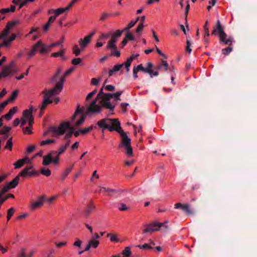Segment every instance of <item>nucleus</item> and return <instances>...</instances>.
Here are the masks:
<instances>
[{
	"instance_id": "f704fd0d",
	"label": "nucleus",
	"mask_w": 257,
	"mask_h": 257,
	"mask_svg": "<svg viewBox=\"0 0 257 257\" xmlns=\"http://www.w3.org/2000/svg\"><path fill=\"white\" fill-rule=\"evenodd\" d=\"M66 50L64 49H62L60 51L58 52H55L51 54V56L54 57H61L65 53Z\"/></svg>"
},
{
	"instance_id": "603ef678",
	"label": "nucleus",
	"mask_w": 257,
	"mask_h": 257,
	"mask_svg": "<svg viewBox=\"0 0 257 257\" xmlns=\"http://www.w3.org/2000/svg\"><path fill=\"white\" fill-rule=\"evenodd\" d=\"M138 247L141 248V249H153V247H152L150 245L145 243L142 245H138L137 246Z\"/></svg>"
},
{
	"instance_id": "bb28decb",
	"label": "nucleus",
	"mask_w": 257,
	"mask_h": 257,
	"mask_svg": "<svg viewBox=\"0 0 257 257\" xmlns=\"http://www.w3.org/2000/svg\"><path fill=\"white\" fill-rule=\"evenodd\" d=\"M91 248H96L100 243L99 240H95L92 238L90 239L88 243Z\"/></svg>"
},
{
	"instance_id": "39448f33",
	"label": "nucleus",
	"mask_w": 257,
	"mask_h": 257,
	"mask_svg": "<svg viewBox=\"0 0 257 257\" xmlns=\"http://www.w3.org/2000/svg\"><path fill=\"white\" fill-rule=\"evenodd\" d=\"M122 91H118L114 93H108L105 95L104 100L107 101L105 103V108L108 109L110 111H113L115 108V105L112 104L110 102V99L113 97H115V100H120V96L122 94Z\"/></svg>"
},
{
	"instance_id": "0eeeda50",
	"label": "nucleus",
	"mask_w": 257,
	"mask_h": 257,
	"mask_svg": "<svg viewBox=\"0 0 257 257\" xmlns=\"http://www.w3.org/2000/svg\"><path fill=\"white\" fill-rule=\"evenodd\" d=\"M20 22L18 20H14L9 22L5 28L3 30L2 32H0V39H5L7 38V36L10 34L11 30L13 28L19 24Z\"/></svg>"
},
{
	"instance_id": "c85d7f7f",
	"label": "nucleus",
	"mask_w": 257,
	"mask_h": 257,
	"mask_svg": "<svg viewBox=\"0 0 257 257\" xmlns=\"http://www.w3.org/2000/svg\"><path fill=\"white\" fill-rule=\"evenodd\" d=\"M73 165L66 169V170H65V171L64 172L61 176V179L62 180H64L65 179V178L67 176V175L71 172L73 169Z\"/></svg>"
},
{
	"instance_id": "f03ea898",
	"label": "nucleus",
	"mask_w": 257,
	"mask_h": 257,
	"mask_svg": "<svg viewBox=\"0 0 257 257\" xmlns=\"http://www.w3.org/2000/svg\"><path fill=\"white\" fill-rule=\"evenodd\" d=\"M103 86L100 89L96 98L92 101L86 108L83 106L80 108V106L78 105L77 109L72 117V121L76 118V115L79 113L84 112L85 115L97 114L101 112L103 108H105V103L107 101L103 99L108 93L103 92Z\"/></svg>"
},
{
	"instance_id": "b1692460",
	"label": "nucleus",
	"mask_w": 257,
	"mask_h": 257,
	"mask_svg": "<svg viewBox=\"0 0 257 257\" xmlns=\"http://www.w3.org/2000/svg\"><path fill=\"white\" fill-rule=\"evenodd\" d=\"M138 69L139 70V71H142L143 72L145 73H149L150 77L152 78V70H149L148 69H147V68H145L143 67V65L142 64H139L137 66Z\"/></svg>"
},
{
	"instance_id": "4c0bfd02",
	"label": "nucleus",
	"mask_w": 257,
	"mask_h": 257,
	"mask_svg": "<svg viewBox=\"0 0 257 257\" xmlns=\"http://www.w3.org/2000/svg\"><path fill=\"white\" fill-rule=\"evenodd\" d=\"M65 147H64L63 146H62L58 152H53V153L54 154V155H56V157H58L60 159V155L62 154L65 150H66Z\"/></svg>"
},
{
	"instance_id": "5701e85b",
	"label": "nucleus",
	"mask_w": 257,
	"mask_h": 257,
	"mask_svg": "<svg viewBox=\"0 0 257 257\" xmlns=\"http://www.w3.org/2000/svg\"><path fill=\"white\" fill-rule=\"evenodd\" d=\"M19 176H17L12 181L8 183L11 189L15 188L19 184Z\"/></svg>"
},
{
	"instance_id": "6ab92c4d",
	"label": "nucleus",
	"mask_w": 257,
	"mask_h": 257,
	"mask_svg": "<svg viewBox=\"0 0 257 257\" xmlns=\"http://www.w3.org/2000/svg\"><path fill=\"white\" fill-rule=\"evenodd\" d=\"M123 66V64H116L113 66L112 69H110L109 70L108 74L109 77H110L113 75L114 72L118 71Z\"/></svg>"
},
{
	"instance_id": "9d476101",
	"label": "nucleus",
	"mask_w": 257,
	"mask_h": 257,
	"mask_svg": "<svg viewBox=\"0 0 257 257\" xmlns=\"http://www.w3.org/2000/svg\"><path fill=\"white\" fill-rule=\"evenodd\" d=\"M33 111V106H31L29 109H26L24 110L23 112V115L26 118H27L28 121L29 125L32 127V125L34 123V118L32 115V112Z\"/></svg>"
},
{
	"instance_id": "a211bd4d",
	"label": "nucleus",
	"mask_w": 257,
	"mask_h": 257,
	"mask_svg": "<svg viewBox=\"0 0 257 257\" xmlns=\"http://www.w3.org/2000/svg\"><path fill=\"white\" fill-rule=\"evenodd\" d=\"M29 159L27 157H26L23 159H20L16 162L14 164V165L15 166L16 169L20 168L22 167L25 163H27V161H28Z\"/></svg>"
},
{
	"instance_id": "864d4df0",
	"label": "nucleus",
	"mask_w": 257,
	"mask_h": 257,
	"mask_svg": "<svg viewBox=\"0 0 257 257\" xmlns=\"http://www.w3.org/2000/svg\"><path fill=\"white\" fill-rule=\"evenodd\" d=\"M12 147H13L12 138H11L7 141V142L6 143V145L5 146V148L6 149H9L11 150L12 149Z\"/></svg>"
},
{
	"instance_id": "7c9ffc66",
	"label": "nucleus",
	"mask_w": 257,
	"mask_h": 257,
	"mask_svg": "<svg viewBox=\"0 0 257 257\" xmlns=\"http://www.w3.org/2000/svg\"><path fill=\"white\" fill-rule=\"evenodd\" d=\"M190 10V5L189 4V1H187V5L185 8V21H186V27L187 28L189 27V25L187 23V16L189 13V11Z\"/></svg>"
},
{
	"instance_id": "c03bdc74",
	"label": "nucleus",
	"mask_w": 257,
	"mask_h": 257,
	"mask_svg": "<svg viewBox=\"0 0 257 257\" xmlns=\"http://www.w3.org/2000/svg\"><path fill=\"white\" fill-rule=\"evenodd\" d=\"M15 211V209L14 207H12L8 210V215H7L8 221H9L11 219L12 216L13 215Z\"/></svg>"
},
{
	"instance_id": "7ed1b4c3",
	"label": "nucleus",
	"mask_w": 257,
	"mask_h": 257,
	"mask_svg": "<svg viewBox=\"0 0 257 257\" xmlns=\"http://www.w3.org/2000/svg\"><path fill=\"white\" fill-rule=\"evenodd\" d=\"M218 35L219 41L220 43H223L225 45H229V47L226 48L222 49V52L225 55H228L232 51V48L230 47L232 43L233 38L229 37L227 39V35L224 32L223 27L222 26L221 22L219 20L217 21L216 25L213 27L212 32V35Z\"/></svg>"
},
{
	"instance_id": "5fc2aeb1",
	"label": "nucleus",
	"mask_w": 257,
	"mask_h": 257,
	"mask_svg": "<svg viewBox=\"0 0 257 257\" xmlns=\"http://www.w3.org/2000/svg\"><path fill=\"white\" fill-rule=\"evenodd\" d=\"M85 118V115L82 114L80 119L76 122L75 125L77 126L80 125L84 122Z\"/></svg>"
},
{
	"instance_id": "e2e57ef3",
	"label": "nucleus",
	"mask_w": 257,
	"mask_h": 257,
	"mask_svg": "<svg viewBox=\"0 0 257 257\" xmlns=\"http://www.w3.org/2000/svg\"><path fill=\"white\" fill-rule=\"evenodd\" d=\"M82 61V59L80 58H77L73 59L72 60V64L74 65H77L80 64Z\"/></svg>"
},
{
	"instance_id": "c9c22d12",
	"label": "nucleus",
	"mask_w": 257,
	"mask_h": 257,
	"mask_svg": "<svg viewBox=\"0 0 257 257\" xmlns=\"http://www.w3.org/2000/svg\"><path fill=\"white\" fill-rule=\"evenodd\" d=\"M40 172L42 174L47 177L50 176L51 174V171L49 169H45L44 168H42L41 169Z\"/></svg>"
},
{
	"instance_id": "69168bd1",
	"label": "nucleus",
	"mask_w": 257,
	"mask_h": 257,
	"mask_svg": "<svg viewBox=\"0 0 257 257\" xmlns=\"http://www.w3.org/2000/svg\"><path fill=\"white\" fill-rule=\"evenodd\" d=\"M144 27V24H143L142 23H139V25L138 26L136 30V33H139L140 32H142L143 30Z\"/></svg>"
},
{
	"instance_id": "a878e982",
	"label": "nucleus",
	"mask_w": 257,
	"mask_h": 257,
	"mask_svg": "<svg viewBox=\"0 0 257 257\" xmlns=\"http://www.w3.org/2000/svg\"><path fill=\"white\" fill-rule=\"evenodd\" d=\"M69 9H70L69 8V7L68 6L65 8L57 9L54 11L55 13V16H54L56 17V18L58 16L64 13L66 11H68Z\"/></svg>"
},
{
	"instance_id": "58836bf2",
	"label": "nucleus",
	"mask_w": 257,
	"mask_h": 257,
	"mask_svg": "<svg viewBox=\"0 0 257 257\" xmlns=\"http://www.w3.org/2000/svg\"><path fill=\"white\" fill-rule=\"evenodd\" d=\"M72 51L73 53L76 55V56H79L81 53V51L80 49L78 48V46L77 45H75L73 48H72Z\"/></svg>"
},
{
	"instance_id": "0e129e2a",
	"label": "nucleus",
	"mask_w": 257,
	"mask_h": 257,
	"mask_svg": "<svg viewBox=\"0 0 257 257\" xmlns=\"http://www.w3.org/2000/svg\"><path fill=\"white\" fill-rule=\"evenodd\" d=\"M125 38L126 39H127V40H135L134 36L130 32H127L126 33V34H125Z\"/></svg>"
},
{
	"instance_id": "393cba45",
	"label": "nucleus",
	"mask_w": 257,
	"mask_h": 257,
	"mask_svg": "<svg viewBox=\"0 0 257 257\" xmlns=\"http://www.w3.org/2000/svg\"><path fill=\"white\" fill-rule=\"evenodd\" d=\"M67 130H69V132L65 135L64 140H68L69 138H71L73 134H74V132L75 131V128L74 126H71L70 125V127L68 128Z\"/></svg>"
},
{
	"instance_id": "20e7f679",
	"label": "nucleus",
	"mask_w": 257,
	"mask_h": 257,
	"mask_svg": "<svg viewBox=\"0 0 257 257\" xmlns=\"http://www.w3.org/2000/svg\"><path fill=\"white\" fill-rule=\"evenodd\" d=\"M62 90V83H61L60 84H58L57 85H55L54 88L52 89L49 90L45 89L41 92L42 94L44 95V100L40 107L42 113H44V111L46 108L47 106L49 104H51L53 102V100L51 99L50 98L52 96L59 93Z\"/></svg>"
},
{
	"instance_id": "6e6d98bb",
	"label": "nucleus",
	"mask_w": 257,
	"mask_h": 257,
	"mask_svg": "<svg viewBox=\"0 0 257 257\" xmlns=\"http://www.w3.org/2000/svg\"><path fill=\"white\" fill-rule=\"evenodd\" d=\"M109 16H110V14L106 12H103L101 14L99 20L101 21H105Z\"/></svg>"
},
{
	"instance_id": "c756f323",
	"label": "nucleus",
	"mask_w": 257,
	"mask_h": 257,
	"mask_svg": "<svg viewBox=\"0 0 257 257\" xmlns=\"http://www.w3.org/2000/svg\"><path fill=\"white\" fill-rule=\"evenodd\" d=\"M39 44H40V43H37L34 45L33 48H32V49L31 50V51L28 54V56L29 58H31L33 56H34L36 54V53L37 52V51H36V47H37L39 46Z\"/></svg>"
},
{
	"instance_id": "49530a36",
	"label": "nucleus",
	"mask_w": 257,
	"mask_h": 257,
	"mask_svg": "<svg viewBox=\"0 0 257 257\" xmlns=\"http://www.w3.org/2000/svg\"><path fill=\"white\" fill-rule=\"evenodd\" d=\"M11 128L10 126H4L3 129L0 130V135L7 134L11 130Z\"/></svg>"
},
{
	"instance_id": "774afa93",
	"label": "nucleus",
	"mask_w": 257,
	"mask_h": 257,
	"mask_svg": "<svg viewBox=\"0 0 257 257\" xmlns=\"http://www.w3.org/2000/svg\"><path fill=\"white\" fill-rule=\"evenodd\" d=\"M101 78L97 79L95 78H93L91 80V82L92 85H97L99 83V82L100 81Z\"/></svg>"
},
{
	"instance_id": "473e14b6",
	"label": "nucleus",
	"mask_w": 257,
	"mask_h": 257,
	"mask_svg": "<svg viewBox=\"0 0 257 257\" xmlns=\"http://www.w3.org/2000/svg\"><path fill=\"white\" fill-rule=\"evenodd\" d=\"M94 128H96V126H90L87 128L80 130V132L82 135H85L87 133L91 132Z\"/></svg>"
},
{
	"instance_id": "052dcab7",
	"label": "nucleus",
	"mask_w": 257,
	"mask_h": 257,
	"mask_svg": "<svg viewBox=\"0 0 257 257\" xmlns=\"http://www.w3.org/2000/svg\"><path fill=\"white\" fill-rule=\"evenodd\" d=\"M11 189V187L7 184L3 187L1 191L2 192V194H5L6 192H8Z\"/></svg>"
},
{
	"instance_id": "4be33fe9",
	"label": "nucleus",
	"mask_w": 257,
	"mask_h": 257,
	"mask_svg": "<svg viewBox=\"0 0 257 257\" xmlns=\"http://www.w3.org/2000/svg\"><path fill=\"white\" fill-rule=\"evenodd\" d=\"M33 166H27L26 167H25L23 170V171H22L20 174H19L18 176H19V177L21 176H23L24 177H26L27 176H29V170L32 169L33 168Z\"/></svg>"
},
{
	"instance_id": "4d7b16f0",
	"label": "nucleus",
	"mask_w": 257,
	"mask_h": 257,
	"mask_svg": "<svg viewBox=\"0 0 257 257\" xmlns=\"http://www.w3.org/2000/svg\"><path fill=\"white\" fill-rule=\"evenodd\" d=\"M32 127V126H30L29 125V126L26 127H23L22 129L25 134H32V132L31 131Z\"/></svg>"
},
{
	"instance_id": "37998d69",
	"label": "nucleus",
	"mask_w": 257,
	"mask_h": 257,
	"mask_svg": "<svg viewBox=\"0 0 257 257\" xmlns=\"http://www.w3.org/2000/svg\"><path fill=\"white\" fill-rule=\"evenodd\" d=\"M118 208L120 211H127L129 210L130 207H127L125 204L120 203L118 205Z\"/></svg>"
},
{
	"instance_id": "bf43d9fd",
	"label": "nucleus",
	"mask_w": 257,
	"mask_h": 257,
	"mask_svg": "<svg viewBox=\"0 0 257 257\" xmlns=\"http://www.w3.org/2000/svg\"><path fill=\"white\" fill-rule=\"evenodd\" d=\"M163 68L162 69V70L163 71L166 72H167V71L169 69V64L167 62V61H166L165 60H163Z\"/></svg>"
},
{
	"instance_id": "dca6fc26",
	"label": "nucleus",
	"mask_w": 257,
	"mask_h": 257,
	"mask_svg": "<svg viewBox=\"0 0 257 257\" xmlns=\"http://www.w3.org/2000/svg\"><path fill=\"white\" fill-rule=\"evenodd\" d=\"M74 70V67H71L68 70H67L65 72L64 75L60 78V81H58L56 85L58 84L62 83V88L63 87V83L65 80V77L70 74Z\"/></svg>"
},
{
	"instance_id": "f257e3e1",
	"label": "nucleus",
	"mask_w": 257,
	"mask_h": 257,
	"mask_svg": "<svg viewBox=\"0 0 257 257\" xmlns=\"http://www.w3.org/2000/svg\"><path fill=\"white\" fill-rule=\"evenodd\" d=\"M97 124L102 128V132H104L105 129H107L110 132L115 131L118 133L121 137V143L119 145L118 148H125L126 155L128 156H133V151L131 146V140L121 129L120 123L118 119L104 118L98 121Z\"/></svg>"
},
{
	"instance_id": "9b49d317",
	"label": "nucleus",
	"mask_w": 257,
	"mask_h": 257,
	"mask_svg": "<svg viewBox=\"0 0 257 257\" xmlns=\"http://www.w3.org/2000/svg\"><path fill=\"white\" fill-rule=\"evenodd\" d=\"M95 32L91 33L89 35L85 37L83 39H80L79 43L82 49H84L89 44Z\"/></svg>"
},
{
	"instance_id": "72a5a7b5",
	"label": "nucleus",
	"mask_w": 257,
	"mask_h": 257,
	"mask_svg": "<svg viewBox=\"0 0 257 257\" xmlns=\"http://www.w3.org/2000/svg\"><path fill=\"white\" fill-rule=\"evenodd\" d=\"M107 236L110 237V240L111 241L115 242H119V239L114 234L108 233L107 234Z\"/></svg>"
},
{
	"instance_id": "4468645a",
	"label": "nucleus",
	"mask_w": 257,
	"mask_h": 257,
	"mask_svg": "<svg viewBox=\"0 0 257 257\" xmlns=\"http://www.w3.org/2000/svg\"><path fill=\"white\" fill-rule=\"evenodd\" d=\"M110 40L108 42L107 46L106 47L107 49L116 50V43L117 42V38L113 37L112 35Z\"/></svg>"
},
{
	"instance_id": "79ce46f5",
	"label": "nucleus",
	"mask_w": 257,
	"mask_h": 257,
	"mask_svg": "<svg viewBox=\"0 0 257 257\" xmlns=\"http://www.w3.org/2000/svg\"><path fill=\"white\" fill-rule=\"evenodd\" d=\"M111 36L110 33H102L101 35L99 36V38L98 39V41H103L107 38H108Z\"/></svg>"
},
{
	"instance_id": "de8ad7c7",
	"label": "nucleus",
	"mask_w": 257,
	"mask_h": 257,
	"mask_svg": "<svg viewBox=\"0 0 257 257\" xmlns=\"http://www.w3.org/2000/svg\"><path fill=\"white\" fill-rule=\"evenodd\" d=\"M130 61H131V59L127 60L126 61L124 62L122 64H123V66H125V69L127 73H128L130 71V66L132 64L130 62Z\"/></svg>"
},
{
	"instance_id": "3c124183",
	"label": "nucleus",
	"mask_w": 257,
	"mask_h": 257,
	"mask_svg": "<svg viewBox=\"0 0 257 257\" xmlns=\"http://www.w3.org/2000/svg\"><path fill=\"white\" fill-rule=\"evenodd\" d=\"M2 40L3 41V42H2L3 47L8 48L11 46V42H9V41L7 38Z\"/></svg>"
},
{
	"instance_id": "1a4fd4ad",
	"label": "nucleus",
	"mask_w": 257,
	"mask_h": 257,
	"mask_svg": "<svg viewBox=\"0 0 257 257\" xmlns=\"http://www.w3.org/2000/svg\"><path fill=\"white\" fill-rule=\"evenodd\" d=\"M54 154L52 152L50 153L47 156L43 157V161L42 164L44 166H48L51 163H53L55 164H57L59 161V158L58 157H55L53 158Z\"/></svg>"
},
{
	"instance_id": "09e8293b",
	"label": "nucleus",
	"mask_w": 257,
	"mask_h": 257,
	"mask_svg": "<svg viewBox=\"0 0 257 257\" xmlns=\"http://www.w3.org/2000/svg\"><path fill=\"white\" fill-rule=\"evenodd\" d=\"M55 142V140L54 139H48L47 140L43 141L41 142V146H44L46 145H49Z\"/></svg>"
},
{
	"instance_id": "8fccbe9b",
	"label": "nucleus",
	"mask_w": 257,
	"mask_h": 257,
	"mask_svg": "<svg viewBox=\"0 0 257 257\" xmlns=\"http://www.w3.org/2000/svg\"><path fill=\"white\" fill-rule=\"evenodd\" d=\"M64 38L62 37L61 38V40L60 41L52 43V44L49 45V47H52L53 48L54 47L58 46H62V43L64 42Z\"/></svg>"
},
{
	"instance_id": "f3484780",
	"label": "nucleus",
	"mask_w": 257,
	"mask_h": 257,
	"mask_svg": "<svg viewBox=\"0 0 257 257\" xmlns=\"http://www.w3.org/2000/svg\"><path fill=\"white\" fill-rule=\"evenodd\" d=\"M95 207L93 204H89L86 207V209L83 211L84 215L86 217H88L91 214V213L93 211Z\"/></svg>"
},
{
	"instance_id": "f8f14e48",
	"label": "nucleus",
	"mask_w": 257,
	"mask_h": 257,
	"mask_svg": "<svg viewBox=\"0 0 257 257\" xmlns=\"http://www.w3.org/2000/svg\"><path fill=\"white\" fill-rule=\"evenodd\" d=\"M175 208H181L183 211H185L188 214H193V212L191 210L190 205L188 204H182L181 203H177L175 204Z\"/></svg>"
},
{
	"instance_id": "13d9d810",
	"label": "nucleus",
	"mask_w": 257,
	"mask_h": 257,
	"mask_svg": "<svg viewBox=\"0 0 257 257\" xmlns=\"http://www.w3.org/2000/svg\"><path fill=\"white\" fill-rule=\"evenodd\" d=\"M110 56H114L116 57H119L120 56V53L119 51L117 50V48L116 47V50H112V52L110 54Z\"/></svg>"
},
{
	"instance_id": "680f3d73",
	"label": "nucleus",
	"mask_w": 257,
	"mask_h": 257,
	"mask_svg": "<svg viewBox=\"0 0 257 257\" xmlns=\"http://www.w3.org/2000/svg\"><path fill=\"white\" fill-rule=\"evenodd\" d=\"M97 89H95L93 91H92L91 92L89 93L87 95L86 100H89L90 99H91L94 96V95L96 94V93L97 92Z\"/></svg>"
},
{
	"instance_id": "a18cd8bd",
	"label": "nucleus",
	"mask_w": 257,
	"mask_h": 257,
	"mask_svg": "<svg viewBox=\"0 0 257 257\" xmlns=\"http://www.w3.org/2000/svg\"><path fill=\"white\" fill-rule=\"evenodd\" d=\"M122 33L123 31H121L120 30H117L112 34L111 33V35L117 39L121 36Z\"/></svg>"
},
{
	"instance_id": "ea45409f",
	"label": "nucleus",
	"mask_w": 257,
	"mask_h": 257,
	"mask_svg": "<svg viewBox=\"0 0 257 257\" xmlns=\"http://www.w3.org/2000/svg\"><path fill=\"white\" fill-rule=\"evenodd\" d=\"M131 253V248L128 246L126 247L122 252V254L127 257L130 256Z\"/></svg>"
},
{
	"instance_id": "6e6552de",
	"label": "nucleus",
	"mask_w": 257,
	"mask_h": 257,
	"mask_svg": "<svg viewBox=\"0 0 257 257\" xmlns=\"http://www.w3.org/2000/svg\"><path fill=\"white\" fill-rule=\"evenodd\" d=\"M163 225L162 223L156 222L150 224H145L143 225L145 228L143 230L142 233H152L155 231H158L159 228L163 226Z\"/></svg>"
},
{
	"instance_id": "ddd939ff",
	"label": "nucleus",
	"mask_w": 257,
	"mask_h": 257,
	"mask_svg": "<svg viewBox=\"0 0 257 257\" xmlns=\"http://www.w3.org/2000/svg\"><path fill=\"white\" fill-rule=\"evenodd\" d=\"M46 199L45 196L39 197L38 200L34 202L31 205V209L34 210L37 208L40 207L43 204L44 201Z\"/></svg>"
},
{
	"instance_id": "aec40b11",
	"label": "nucleus",
	"mask_w": 257,
	"mask_h": 257,
	"mask_svg": "<svg viewBox=\"0 0 257 257\" xmlns=\"http://www.w3.org/2000/svg\"><path fill=\"white\" fill-rule=\"evenodd\" d=\"M55 19H56V17H54V16H51L49 18L48 21L46 23V24L43 27V29L45 32H47L49 30V29L51 26V24L54 22Z\"/></svg>"
},
{
	"instance_id": "338daca9",
	"label": "nucleus",
	"mask_w": 257,
	"mask_h": 257,
	"mask_svg": "<svg viewBox=\"0 0 257 257\" xmlns=\"http://www.w3.org/2000/svg\"><path fill=\"white\" fill-rule=\"evenodd\" d=\"M186 44H187V45L186 47V50L187 52L190 53L192 51V49L190 48V46L191 45V43L189 40H188L187 39V41H186Z\"/></svg>"
},
{
	"instance_id": "423d86ee",
	"label": "nucleus",
	"mask_w": 257,
	"mask_h": 257,
	"mask_svg": "<svg viewBox=\"0 0 257 257\" xmlns=\"http://www.w3.org/2000/svg\"><path fill=\"white\" fill-rule=\"evenodd\" d=\"M69 127V122H63L60 124L58 127L55 126L50 127L49 130L50 133L52 132L54 133L56 136H59L64 134L67 128Z\"/></svg>"
},
{
	"instance_id": "2eb2a0df",
	"label": "nucleus",
	"mask_w": 257,
	"mask_h": 257,
	"mask_svg": "<svg viewBox=\"0 0 257 257\" xmlns=\"http://www.w3.org/2000/svg\"><path fill=\"white\" fill-rule=\"evenodd\" d=\"M17 110V107L15 106L11 109L8 113L2 116L1 117L4 119L6 118L8 120L11 119L12 116L16 112Z\"/></svg>"
},
{
	"instance_id": "cd10ccee",
	"label": "nucleus",
	"mask_w": 257,
	"mask_h": 257,
	"mask_svg": "<svg viewBox=\"0 0 257 257\" xmlns=\"http://www.w3.org/2000/svg\"><path fill=\"white\" fill-rule=\"evenodd\" d=\"M18 92H19V91H18V90H14L13 92V93H12L11 96H10V97L8 99L4 101V102H7L8 104L10 101H14L17 98V97L18 96Z\"/></svg>"
},
{
	"instance_id": "a19ab883",
	"label": "nucleus",
	"mask_w": 257,
	"mask_h": 257,
	"mask_svg": "<svg viewBox=\"0 0 257 257\" xmlns=\"http://www.w3.org/2000/svg\"><path fill=\"white\" fill-rule=\"evenodd\" d=\"M82 241L79 238H77L76 241L73 243V245L78 247V249H81L82 248Z\"/></svg>"
},
{
	"instance_id": "e433bc0d",
	"label": "nucleus",
	"mask_w": 257,
	"mask_h": 257,
	"mask_svg": "<svg viewBox=\"0 0 257 257\" xmlns=\"http://www.w3.org/2000/svg\"><path fill=\"white\" fill-rule=\"evenodd\" d=\"M52 47H49V46L44 45L42 44V48L40 50L41 53H48L50 51V49Z\"/></svg>"
},
{
	"instance_id": "412c9836",
	"label": "nucleus",
	"mask_w": 257,
	"mask_h": 257,
	"mask_svg": "<svg viewBox=\"0 0 257 257\" xmlns=\"http://www.w3.org/2000/svg\"><path fill=\"white\" fill-rule=\"evenodd\" d=\"M103 192H107L108 193V195H110L112 194L117 193L118 191L114 189L105 187H100L99 190L98 191L99 193Z\"/></svg>"
},
{
	"instance_id": "2f4dec72",
	"label": "nucleus",
	"mask_w": 257,
	"mask_h": 257,
	"mask_svg": "<svg viewBox=\"0 0 257 257\" xmlns=\"http://www.w3.org/2000/svg\"><path fill=\"white\" fill-rule=\"evenodd\" d=\"M61 72V68H60L58 69L57 71L55 74L54 76L51 78V81L52 82H56V83L58 82V77Z\"/></svg>"
}]
</instances>
